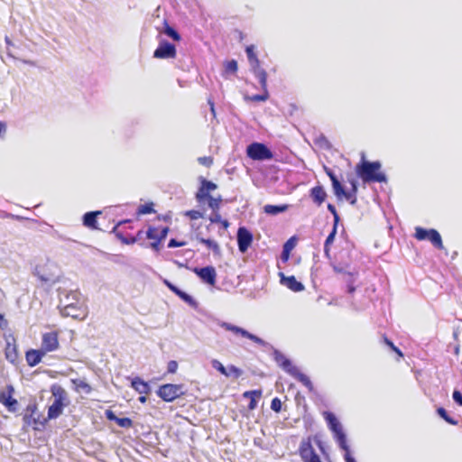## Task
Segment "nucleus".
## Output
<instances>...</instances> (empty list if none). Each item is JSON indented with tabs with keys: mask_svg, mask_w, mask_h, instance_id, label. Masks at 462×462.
Here are the masks:
<instances>
[{
	"mask_svg": "<svg viewBox=\"0 0 462 462\" xmlns=\"http://www.w3.org/2000/svg\"><path fill=\"white\" fill-rule=\"evenodd\" d=\"M66 405H67V403L59 402V401H57V402L53 401L51 405H50L48 408L47 417L46 418L43 417V420H46V423L50 420H54V419H57L58 417H60L62 414L64 407Z\"/></svg>",
	"mask_w": 462,
	"mask_h": 462,
	"instance_id": "nucleus-23",
	"label": "nucleus"
},
{
	"mask_svg": "<svg viewBox=\"0 0 462 462\" xmlns=\"http://www.w3.org/2000/svg\"><path fill=\"white\" fill-rule=\"evenodd\" d=\"M106 418L110 420V421H116V419L118 418V416L111 410H106Z\"/></svg>",
	"mask_w": 462,
	"mask_h": 462,
	"instance_id": "nucleus-62",
	"label": "nucleus"
},
{
	"mask_svg": "<svg viewBox=\"0 0 462 462\" xmlns=\"http://www.w3.org/2000/svg\"><path fill=\"white\" fill-rule=\"evenodd\" d=\"M248 63H249V66H250V70L252 71V73L254 76H257L261 72H264L265 71V69L261 68V66H260L261 62H260L259 59L248 61Z\"/></svg>",
	"mask_w": 462,
	"mask_h": 462,
	"instance_id": "nucleus-42",
	"label": "nucleus"
},
{
	"mask_svg": "<svg viewBox=\"0 0 462 462\" xmlns=\"http://www.w3.org/2000/svg\"><path fill=\"white\" fill-rule=\"evenodd\" d=\"M62 316L79 319L83 314L81 306L78 302L67 303L60 310Z\"/></svg>",
	"mask_w": 462,
	"mask_h": 462,
	"instance_id": "nucleus-22",
	"label": "nucleus"
},
{
	"mask_svg": "<svg viewBox=\"0 0 462 462\" xmlns=\"http://www.w3.org/2000/svg\"><path fill=\"white\" fill-rule=\"evenodd\" d=\"M238 69L237 61L234 59L224 63V74H235Z\"/></svg>",
	"mask_w": 462,
	"mask_h": 462,
	"instance_id": "nucleus-38",
	"label": "nucleus"
},
{
	"mask_svg": "<svg viewBox=\"0 0 462 462\" xmlns=\"http://www.w3.org/2000/svg\"><path fill=\"white\" fill-rule=\"evenodd\" d=\"M254 77L258 79V81H259V84L261 86L262 91H263V92L268 91V88H267V77H268L267 72L266 71L261 72L259 75L254 76Z\"/></svg>",
	"mask_w": 462,
	"mask_h": 462,
	"instance_id": "nucleus-48",
	"label": "nucleus"
},
{
	"mask_svg": "<svg viewBox=\"0 0 462 462\" xmlns=\"http://www.w3.org/2000/svg\"><path fill=\"white\" fill-rule=\"evenodd\" d=\"M192 272L203 283L210 286H214L216 284L217 272L214 266L207 265L204 267H194Z\"/></svg>",
	"mask_w": 462,
	"mask_h": 462,
	"instance_id": "nucleus-13",
	"label": "nucleus"
},
{
	"mask_svg": "<svg viewBox=\"0 0 462 462\" xmlns=\"http://www.w3.org/2000/svg\"><path fill=\"white\" fill-rule=\"evenodd\" d=\"M338 225H339V223H333L332 229L329 232V234L328 235V236L324 242V245H326V247L331 246L332 244L334 243L336 236L337 234Z\"/></svg>",
	"mask_w": 462,
	"mask_h": 462,
	"instance_id": "nucleus-41",
	"label": "nucleus"
},
{
	"mask_svg": "<svg viewBox=\"0 0 462 462\" xmlns=\"http://www.w3.org/2000/svg\"><path fill=\"white\" fill-rule=\"evenodd\" d=\"M245 51L248 61L258 59L256 52H255V46L254 44L247 45L245 47Z\"/></svg>",
	"mask_w": 462,
	"mask_h": 462,
	"instance_id": "nucleus-49",
	"label": "nucleus"
},
{
	"mask_svg": "<svg viewBox=\"0 0 462 462\" xmlns=\"http://www.w3.org/2000/svg\"><path fill=\"white\" fill-rule=\"evenodd\" d=\"M208 219L211 224H217L221 221L222 217L219 211H212Z\"/></svg>",
	"mask_w": 462,
	"mask_h": 462,
	"instance_id": "nucleus-58",
	"label": "nucleus"
},
{
	"mask_svg": "<svg viewBox=\"0 0 462 462\" xmlns=\"http://www.w3.org/2000/svg\"><path fill=\"white\" fill-rule=\"evenodd\" d=\"M155 213L154 204L152 202H146L144 204H141L137 208L138 215H147Z\"/></svg>",
	"mask_w": 462,
	"mask_h": 462,
	"instance_id": "nucleus-40",
	"label": "nucleus"
},
{
	"mask_svg": "<svg viewBox=\"0 0 462 462\" xmlns=\"http://www.w3.org/2000/svg\"><path fill=\"white\" fill-rule=\"evenodd\" d=\"M282 402L278 397H274L271 402V409L274 412H280L282 411Z\"/></svg>",
	"mask_w": 462,
	"mask_h": 462,
	"instance_id": "nucleus-53",
	"label": "nucleus"
},
{
	"mask_svg": "<svg viewBox=\"0 0 462 462\" xmlns=\"http://www.w3.org/2000/svg\"><path fill=\"white\" fill-rule=\"evenodd\" d=\"M246 156L253 161L264 162L274 158V152L264 143L252 142L246 146Z\"/></svg>",
	"mask_w": 462,
	"mask_h": 462,
	"instance_id": "nucleus-5",
	"label": "nucleus"
},
{
	"mask_svg": "<svg viewBox=\"0 0 462 462\" xmlns=\"http://www.w3.org/2000/svg\"><path fill=\"white\" fill-rule=\"evenodd\" d=\"M254 241L253 233L245 226H240L236 232V243L238 251L245 254L252 246Z\"/></svg>",
	"mask_w": 462,
	"mask_h": 462,
	"instance_id": "nucleus-11",
	"label": "nucleus"
},
{
	"mask_svg": "<svg viewBox=\"0 0 462 462\" xmlns=\"http://www.w3.org/2000/svg\"><path fill=\"white\" fill-rule=\"evenodd\" d=\"M71 383L75 385L77 391H81L86 394L92 392V387L85 380L76 378L71 379Z\"/></svg>",
	"mask_w": 462,
	"mask_h": 462,
	"instance_id": "nucleus-34",
	"label": "nucleus"
},
{
	"mask_svg": "<svg viewBox=\"0 0 462 462\" xmlns=\"http://www.w3.org/2000/svg\"><path fill=\"white\" fill-rule=\"evenodd\" d=\"M182 383H164L159 386L156 394L166 402H172L176 399L183 396L185 391Z\"/></svg>",
	"mask_w": 462,
	"mask_h": 462,
	"instance_id": "nucleus-7",
	"label": "nucleus"
},
{
	"mask_svg": "<svg viewBox=\"0 0 462 462\" xmlns=\"http://www.w3.org/2000/svg\"><path fill=\"white\" fill-rule=\"evenodd\" d=\"M116 423L124 429H129L133 427V420L129 417H118Z\"/></svg>",
	"mask_w": 462,
	"mask_h": 462,
	"instance_id": "nucleus-45",
	"label": "nucleus"
},
{
	"mask_svg": "<svg viewBox=\"0 0 462 462\" xmlns=\"http://www.w3.org/2000/svg\"><path fill=\"white\" fill-rule=\"evenodd\" d=\"M327 208L328 210L332 214L333 216V223H339L340 222V217L337 211V208L336 207L331 204V203H328L327 205Z\"/></svg>",
	"mask_w": 462,
	"mask_h": 462,
	"instance_id": "nucleus-52",
	"label": "nucleus"
},
{
	"mask_svg": "<svg viewBox=\"0 0 462 462\" xmlns=\"http://www.w3.org/2000/svg\"><path fill=\"white\" fill-rule=\"evenodd\" d=\"M196 239L202 245H205L214 254H220L219 245L211 238L199 237V234H196Z\"/></svg>",
	"mask_w": 462,
	"mask_h": 462,
	"instance_id": "nucleus-31",
	"label": "nucleus"
},
{
	"mask_svg": "<svg viewBox=\"0 0 462 462\" xmlns=\"http://www.w3.org/2000/svg\"><path fill=\"white\" fill-rule=\"evenodd\" d=\"M327 197L328 194L321 184H318L310 189V198L317 206L322 205Z\"/></svg>",
	"mask_w": 462,
	"mask_h": 462,
	"instance_id": "nucleus-19",
	"label": "nucleus"
},
{
	"mask_svg": "<svg viewBox=\"0 0 462 462\" xmlns=\"http://www.w3.org/2000/svg\"><path fill=\"white\" fill-rule=\"evenodd\" d=\"M381 168L380 161H368L362 153L361 161L356 166V173L364 183H386L388 178Z\"/></svg>",
	"mask_w": 462,
	"mask_h": 462,
	"instance_id": "nucleus-2",
	"label": "nucleus"
},
{
	"mask_svg": "<svg viewBox=\"0 0 462 462\" xmlns=\"http://www.w3.org/2000/svg\"><path fill=\"white\" fill-rule=\"evenodd\" d=\"M146 237L150 240H154L158 238L157 228L154 226H149L146 231Z\"/></svg>",
	"mask_w": 462,
	"mask_h": 462,
	"instance_id": "nucleus-56",
	"label": "nucleus"
},
{
	"mask_svg": "<svg viewBox=\"0 0 462 462\" xmlns=\"http://www.w3.org/2000/svg\"><path fill=\"white\" fill-rule=\"evenodd\" d=\"M169 232H170V228L168 226L162 227V229L160 230V233L158 234L159 240L163 241L164 239H166Z\"/></svg>",
	"mask_w": 462,
	"mask_h": 462,
	"instance_id": "nucleus-60",
	"label": "nucleus"
},
{
	"mask_svg": "<svg viewBox=\"0 0 462 462\" xmlns=\"http://www.w3.org/2000/svg\"><path fill=\"white\" fill-rule=\"evenodd\" d=\"M211 365L214 369L219 372L221 374L225 375L226 374V366H225L220 361L217 359H213L211 361Z\"/></svg>",
	"mask_w": 462,
	"mask_h": 462,
	"instance_id": "nucleus-50",
	"label": "nucleus"
},
{
	"mask_svg": "<svg viewBox=\"0 0 462 462\" xmlns=\"http://www.w3.org/2000/svg\"><path fill=\"white\" fill-rule=\"evenodd\" d=\"M221 201H222V198L220 195L217 198H214L213 196H210L208 199H206V202H208V208L212 211H219Z\"/></svg>",
	"mask_w": 462,
	"mask_h": 462,
	"instance_id": "nucleus-39",
	"label": "nucleus"
},
{
	"mask_svg": "<svg viewBox=\"0 0 462 462\" xmlns=\"http://www.w3.org/2000/svg\"><path fill=\"white\" fill-rule=\"evenodd\" d=\"M383 343L394 353H396L400 357L403 356V353L402 350L396 346L393 342L388 338L385 335L383 337Z\"/></svg>",
	"mask_w": 462,
	"mask_h": 462,
	"instance_id": "nucleus-44",
	"label": "nucleus"
},
{
	"mask_svg": "<svg viewBox=\"0 0 462 462\" xmlns=\"http://www.w3.org/2000/svg\"><path fill=\"white\" fill-rule=\"evenodd\" d=\"M58 334L56 332H47L42 335L41 349L46 354L59 348Z\"/></svg>",
	"mask_w": 462,
	"mask_h": 462,
	"instance_id": "nucleus-15",
	"label": "nucleus"
},
{
	"mask_svg": "<svg viewBox=\"0 0 462 462\" xmlns=\"http://www.w3.org/2000/svg\"><path fill=\"white\" fill-rule=\"evenodd\" d=\"M315 143L323 149L328 150L331 148L329 141L323 134H320L319 137L316 138Z\"/></svg>",
	"mask_w": 462,
	"mask_h": 462,
	"instance_id": "nucleus-46",
	"label": "nucleus"
},
{
	"mask_svg": "<svg viewBox=\"0 0 462 462\" xmlns=\"http://www.w3.org/2000/svg\"><path fill=\"white\" fill-rule=\"evenodd\" d=\"M298 382L301 383L310 393L314 392V386L310 377L301 373L299 369L291 375Z\"/></svg>",
	"mask_w": 462,
	"mask_h": 462,
	"instance_id": "nucleus-32",
	"label": "nucleus"
},
{
	"mask_svg": "<svg viewBox=\"0 0 462 462\" xmlns=\"http://www.w3.org/2000/svg\"><path fill=\"white\" fill-rule=\"evenodd\" d=\"M23 426L22 430L27 432L32 427L35 431H42L45 429L46 420L38 411V404L35 401L30 402L26 408L21 412Z\"/></svg>",
	"mask_w": 462,
	"mask_h": 462,
	"instance_id": "nucleus-3",
	"label": "nucleus"
},
{
	"mask_svg": "<svg viewBox=\"0 0 462 462\" xmlns=\"http://www.w3.org/2000/svg\"><path fill=\"white\" fill-rule=\"evenodd\" d=\"M163 284L175 295H177L181 300H183L185 303H187L189 307L196 310L199 307V302L194 299L193 296L189 294L188 292L184 291L180 288H179L177 285L172 283L171 281L167 279H163L162 281Z\"/></svg>",
	"mask_w": 462,
	"mask_h": 462,
	"instance_id": "nucleus-14",
	"label": "nucleus"
},
{
	"mask_svg": "<svg viewBox=\"0 0 462 462\" xmlns=\"http://www.w3.org/2000/svg\"><path fill=\"white\" fill-rule=\"evenodd\" d=\"M5 358L12 364H14L18 357V349L15 345V339L14 337L11 338H6V346L5 349Z\"/></svg>",
	"mask_w": 462,
	"mask_h": 462,
	"instance_id": "nucleus-20",
	"label": "nucleus"
},
{
	"mask_svg": "<svg viewBox=\"0 0 462 462\" xmlns=\"http://www.w3.org/2000/svg\"><path fill=\"white\" fill-rule=\"evenodd\" d=\"M414 237L419 241H429L439 250L444 249L442 237L439 232L435 228H425L421 226L415 227Z\"/></svg>",
	"mask_w": 462,
	"mask_h": 462,
	"instance_id": "nucleus-6",
	"label": "nucleus"
},
{
	"mask_svg": "<svg viewBox=\"0 0 462 462\" xmlns=\"http://www.w3.org/2000/svg\"><path fill=\"white\" fill-rule=\"evenodd\" d=\"M157 39L159 43L152 53V57L159 60H169L176 58V45L172 42H170L166 39L160 38V36H157Z\"/></svg>",
	"mask_w": 462,
	"mask_h": 462,
	"instance_id": "nucleus-9",
	"label": "nucleus"
},
{
	"mask_svg": "<svg viewBox=\"0 0 462 462\" xmlns=\"http://www.w3.org/2000/svg\"><path fill=\"white\" fill-rule=\"evenodd\" d=\"M331 185L334 195L337 197V199H342L346 192L345 186L341 183V181L338 179L333 180Z\"/></svg>",
	"mask_w": 462,
	"mask_h": 462,
	"instance_id": "nucleus-35",
	"label": "nucleus"
},
{
	"mask_svg": "<svg viewBox=\"0 0 462 462\" xmlns=\"http://www.w3.org/2000/svg\"><path fill=\"white\" fill-rule=\"evenodd\" d=\"M226 374L225 376L236 380L242 376L243 370L234 365H229L226 366Z\"/></svg>",
	"mask_w": 462,
	"mask_h": 462,
	"instance_id": "nucleus-37",
	"label": "nucleus"
},
{
	"mask_svg": "<svg viewBox=\"0 0 462 462\" xmlns=\"http://www.w3.org/2000/svg\"><path fill=\"white\" fill-rule=\"evenodd\" d=\"M437 414L444 420L447 423L456 426L458 424V420L452 418L444 407H439L436 410Z\"/></svg>",
	"mask_w": 462,
	"mask_h": 462,
	"instance_id": "nucleus-36",
	"label": "nucleus"
},
{
	"mask_svg": "<svg viewBox=\"0 0 462 462\" xmlns=\"http://www.w3.org/2000/svg\"><path fill=\"white\" fill-rule=\"evenodd\" d=\"M45 355L46 354L41 348H39V349L31 348V349L27 350L25 353V359H26L27 365L31 367L36 366L38 364L41 363L42 357Z\"/></svg>",
	"mask_w": 462,
	"mask_h": 462,
	"instance_id": "nucleus-21",
	"label": "nucleus"
},
{
	"mask_svg": "<svg viewBox=\"0 0 462 462\" xmlns=\"http://www.w3.org/2000/svg\"><path fill=\"white\" fill-rule=\"evenodd\" d=\"M51 393L54 397V402L59 401V402L67 403V393L66 391L59 384H53L51 387Z\"/></svg>",
	"mask_w": 462,
	"mask_h": 462,
	"instance_id": "nucleus-33",
	"label": "nucleus"
},
{
	"mask_svg": "<svg viewBox=\"0 0 462 462\" xmlns=\"http://www.w3.org/2000/svg\"><path fill=\"white\" fill-rule=\"evenodd\" d=\"M314 442L322 453L326 452L325 451V444L319 436L314 437Z\"/></svg>",
	"mask_w": 462,
	"mask_h": 462,
	"instance_id": "nucleus-61",
	"label": "nucleus"
},
{
	"mask_svg": "<svg viewBox=\"0 0 462 462\" xmlns=\"http://www.w3.org/2000/svg\"><path fill=\"white\" fill-rule=\"evenodd\" d=\"M337 264L347 265V270L355 269V267L352 266V263H351V259H350V253L348 251L340 252L338 257H337L333 262L330 263V265L333 268L334 272H335V266H337Z\"/></svg>",
	"mask_w": 462,
	"mask_h": 462,
	"instance_id": "nucleus-27",
	"label": "nucleus"
},
{
	"mask_svg": "<svg viewBox=\"0 0 462 462\" xmlns=\"http://www.w3.org/2000/svg\"><path fill=\"white\" fill-rule=\"evenodd\" d=\"M351 186V189L349 190H346L344 199H346L349 204L356 205L357 199L356 194L358 191V181L355 179L348 180Z\"/></svg>",
	"mask_w": 462,
	"mask_h": 462,
	"instance_id": "nucleus-29",
	"label": "nucleus"
},
{
	"mask_svg": "<svg viewBox=\"0 0 462 462\" xmlns=\"http://www.w3.org/2000/svg\"><path fill=\"white\" fill-rule=\"evenodd\" d=\"M344 451H345V455H344L345 462H357L356 460V458L352 456V454L350 452V448L344 450Z\"/></svg>",
	"mask_w": 462,
	"mask_h": 462,
	"instance_id": "nucleus-63",
	"label": "nucleus"
},
{
	"mask_svg": "<svg viewBox=\"0 0 462 462\" xmlns=\"http://www.w3.org/2000/svg\"><path fill=\"white\" fill-rule=\"evenodd\" d=\"M199 187L195 194V199L199 204H204L206 199L212 196L210 192L217 189V185L203 176L199 177Z\"/></svg>",
	"mask_w": 462,
	"mask_h": 462,
	"instance_id": "nucleus-10",
	"label": "nucleus"
},
{
	"mask_svg": "<svg viewBox=\"0 0 462 462\" xmlns=\"http://www.w3.org/2000/svg\"><path fill=\"white\" fill-rule=\"evenodd\" d=\"M280 282L294 292L304 291V284L298 281L294 275L286 276L283 273H279Z\"/></svg>",
	"mask_w": 462,
	"mask_h": 462,
	"instance_id": "nucleus-16",
	"label": "nucleus"
},
{
	"mask_svg": "<svg viewBox=\"0 0 462 462\" xmlns=\"http://www.w3.org/2000/svg\"><path fill=\"white\" fill-rule=\"evenodd\" d=\"M322 414L324 420L327 422L328 428L333 433V437L336 439L338 447L342 450L349 449L346 434L345 433L342 424L335 413L330 411H325Z\"/></svg>",
	"mask_w": 462,
	"mask_h": 462,
	"instance_id": "nucleus-4",
	"label": "nucleus"
},
{
	"mask_svg": "<svg viewBox=\"0 0 462 462\" xmlns=\"http://www.w3.org/2000/svg\"><path fill=\"white\" fill-rule=\"evenodd\" d=\"M0 403L10 412H16L19 408V402L15 398L9 395L5 396L4 393H0Z\"/></svg>",
	"mask_w": 462,
	"mask_h": 462,
	"instance_id": "nucleus-28",
	"label": "nucleus"
},
{
	"mask_svg": "<svg viewBox=\"0 0 462 462\" xmlns=\"http://www.w3.org/2000/svg\"><path fill=\"white\" fill-rule=\"evenodd\" d=\"M299 454L303 462H322L311 444L310 437L301 440L299 447Z\"/></svg>",
	"mask_w": 462,
	"mask_h": 462,
	"instance_id": "nucleus-12",
	"label": "nucleus"
},
{
	"mask_svg": "<svg viewBox=\"0 0 462 462\" xmlns=\"http://www.w3.org/2000/svg\"><path fill=\"white\" fill-rule=\"evenodd\" d=\"M199 162L202 165H205L207 167H209L213 163V159L211 157H199L198 159Z\"/></svg>",
	"mask_w": 462,
	"mask_h": 462,
	"instance_id": "nucleus-59",
	"label": "nucleus"
},
{
	"mask_svg": "<svg viewBox=\"0 0 462 462\" xmlns=\"http://www.w3.org/2000/svg\"><path fill=\"white\" fill-rule=\"evenodd\" d=\"M335 273L341 275V281L346 285V292L353 294L356 291L355 283L359 276V272L356 268L347 270L346 264H337L335 266Z\"/></svg>",
	"mask_w": 462,
	"mask_h": 462,
	"instance_id": "nucleus-8",
	"label": "nucleus"
},
{
	"mask_svg": "<svg viewBox=\"0 0 462 462\" xmlns=\"http://www.w3.org/2000/svg\"><path fill=\"white\" fill-rule=\"evenodd\" d=\"M156 30L159 32V35H165L168 38L171 39L173 42H180L181 41V35L180 33L173 27L171 26L167 19H164L162 22V26H157Z\"/></svg>",
	"mask_w": 462,
	"mask_h": 462,
	"instance_id": "nucleus-17",
	"label": "nucleus"
},
{
	"mask_svg": "<svg viewBox=\"0 0 462 462\" xmlns=\"http://www.w3.org/2000/svg\"><path fill=\"white\" fill-rule=\"evenodd\" d=\"M452 399L454 402L462 407V393L458 389H454L452 393Z\"/></svg>",
	"mask_w": 462,
	"mask_h": 462,
	"instance_id": "nucleus-54",
	"label": "nucleus"
},
{
	"mask_svg": "<svg viewBox=\"0 0 462 462\" xmlns=\"http://www.w3.org/2000/svg\"><path fill=\"white\" fill-rule=\"evenodd\" d=\"M131 386L140 394H148L152 391L149 383L139 376H135L131 380Z\"/></svg>",
	"mask_w": 462,
	"mask_h": 462,
	"instance_id": "nucleus-24",
	"label": "nucleus"
},
{
	"mask_svg": "<svg viewBox=\"0 0 462 462\" xmlns=\"http://www.w3.org/2000/svg\"><path fill=\"white\" fill-rule=\"evenodd\" d=\"M184 215L191 220H197L199 218L204 217V212L197 209L187 210L185 211Z\"/></svg>",
	"mask_w": 462,
	"mask_h": 462,
	"instance_id": "nucleus-47",
	"label": "nucleus"
},
{
	"mask_svg": "<svg viewBox=\"0 0 462 462\" xmlns=\"http://www.w3.org/2000/svg\"><path fill=\"white\" fill-rule=\"evenodd\" d=\"M296 245V237L291 236L282 245V250L280 255V260L285 263L289 261L291 252Z\"/></svg>",
	"mask_w": 462,
	"mask_h": 462,
	"instance_id": "nucleus-25",
	"label": "nucleus"
},
{
	"mask_svg": "<svg viewBox=\"0 0 462 462\" xmlns=\"http://www.w3.org/2000/svg\"><path fill=\"white\" fill-rule=\"evenodd\" d=\"M186 245L185 241H179L176 238H171L168 242L169 248L181 247Z\"/></svg>",
	"mask_w": 462,
	"mask_h": 462,
	"instance_id": "nucleus-57",
	"label": "nucleus"
},
{
	"mask_svg": "<svg viewBox=\"0 0 462 462\" xmlns=\"http://www.w3.org/2000/svg\"><path fill=\"white\" fill-rule=\"evenodd\" d=\"M290 208L288 204H266L263 207V211L269 216H277L279 214L286 212Z\"/></svg>",
	"mask_w": 462,
	"mask_h": 462,
	"instance_id": "nucleus-26",
	"label": "nucleus"
},
{
	"mask_svg": "<svg viewBox=\"0 0 462 462\" xmlns=\"http://www.w3.org/2000/svg\"><path fill=\"white\" fill-rule=\"evenodd\" d=\"M125 222H128V220L120 221L116 225H115L113 229H112V233H114L115 236H116V238L118 240H120L123 244H125V245H134L136 242V238L135 237H134L132 236L127 237V236H124V234L122 232L118 231V226L121 224L125 223Z\"/></svg>",
	"mask_w": 462,
	"mask_h": 462,
	"instance_id": "nucleus-30",
	"label": "nucleus"
},
{
	"mask_svg": "<svg viewBox=\"0 0 462 462\" xmlns=\"http://www.w3.org/2000/svg\"><path fill=\"white\" fill-rule=\"evenodd\" d=\"M324 170H325L326 174L330 179L331 182L333 181V180L338 179L337 176L336 175V173L330 168L325 166Z\"/></svg>",
	"mask_w": 462,
	"mask_h": 462,
	"instance_id": "nucleus-64",
	"label": "nucleus"
},
{
	"mask_svg": "<svg viewBox=\"0 0 462 462\" xmlns=\"http://www.w3.org/2000/svg\"><path fill=\"white\" fill-rule=\"evenodd\" d=\"M217 324L219 327L224 329L230 331L236 335H239L243 337L248 338L253 342L262 346L263 347H269L273 349V357L276 362L277 365L282 368L285 373L289 374L291 376L299 369L297 366L292 365L291 360L284 356L280 350L274 348L270 343L266 342L263 338L258 336L249 332L244 328L234 325L232 323L226 321L218 320Z\"/></svg>",
	"mask_w": 462,
	"mask_h": 462,
	"instance_id": "nucleus-1",
	"label": "nucleus"
},
{
	"mask_svg": "<svg viewBox=\"0 0 462 462\" xmlns=\"http://www.w3.org/2000/svg\"><path fill=\"white\" fill-rule=\"evenodd\" d=\"M179 364L175 360H171L167 364V373L168 374H175L178 370Z\"/></svg>",
	"mask_w": 462,
	"mask_h": 462,
	"instance_id": "nucleus-55",
	"label": "nucleus"
},
{
	"mask_svg": "<svg viewBox=\"0 0 462 462\" xmlns=\"http://www.w3.org/2000/svg\"><path fill=\"white\" fill-rule=\"evenodd\" d=\"M243 396L245 398L250 399V401L253 399H259L262 396V390H250L246 391L243 393Z\"/></svg>",
	"mask_w": 462,
	"mask_h": 462,
	"instance_id": "nucleus-51",
	"label": "nucleus"
},
{
	"mask_svg": "<svg viewBox=\"0 0 462 462\" xmlns=\"http://www.w3.org/2000/svg\"><path fill=\"white\" fill-rule=\"evenodd\" d=\"M268 98H269L268 91H266V92L263 91V93H261V94H254L253 96H245V100H251V101H255V102H264Z\"/></svg>",
	"mask_w": 462,
	"mask_h": 462,
	"instance_id": "nucleus-43",
	"label": "nucleus"
},
{
	"mask_svg": "<svg viewBox=\"0 0 462 462\" xmlns=\"http://www.w3.org/2000/svg\"><path fill=\"white\" fill-rule=\"evenodd\" d=\"M101 214H102L101 210H93V211L86 212L82 216V225L90 230L99 229L98 223H97V217Z\"/></svg>",
	"mask_w": 462,
	"mask_h": 462,
	"instance_id": "nucleus-18",
	"label": "nucleus"
}]
</instances>
